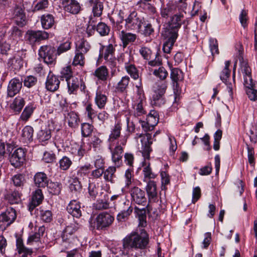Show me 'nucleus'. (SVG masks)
Returning <instances> with one entry per match:
<instances>
[{
	"instance_id": "nucleus-1",
	"label": "nucleus",
	"mask_w": 257,
	"mask_h": 257,
	"mask_svg": "<svg viewBox=\"0 0 257 257\" xmlns=\"http://www.w3.org/2000/svg\"><path fill=\"white\" fill-rule=\"evenodd\" d=\"M149 235L144 229L141 230L140 234L136 232H132L123 239V250H120V254H127L131 248H145L149 243Z\"/></svg>"
},
{
	"instance_id": "nucleus-2",
	"label": "nucleus",
	"mask_w": 257,
	"mask_h": 257,
	"mask_svg": "<svg viewBox=\"0 0 257 257\" xmlns=\"http://www.w3.org/2000/svg\"><path fill=\"white\" fill-rule=\"evenodd\" d=\"M137 138H141V142L142 143V148L141 152L144 158L145 161L143 164V174L145 179H154L156 177L152 171V169L150 167V164L147 162L146 160H149L150 158V154L152 152L151 146L153 143V139L152 135L149 133L146 134H137Z\"/></svg>"
},
{
	"instance_id": "nucleus-3",
	"label": "nucleus",
	"mask_w": 257,
	"mask_h": 257,
	"mask_svg": "<svg viewBox=\"0 0 257 257\" xmlns=\"http://www.w3.org/2000/svg\"><path fill=\"white\" fill-rule=\"evenodd\" d=\"M115 51V47L112 44L102 46L100 50V55L105 60L106 64L112 69L115 68L116 65Z\"/></svg>"
},
{
	"instance_id": "nucleus-4",
	"label": "nucleus",
	"mask_w": 257,
	"mask_h": 257,
	"mask_svg": "<svg viewBox=\"0 0 257 257\" xmlns=\"http://www.w3.org/2000/svg\"><path fill=\"white\" fill-rule=\"evenodd\" d=\"M167 86L165 82L157 83L154 86V93L152 97V104L160 106L164 103L163 96L166 92Z\"/></svg>"
},
{
	"instance_id": "nucleus-5",
	"label": "nucleus",
	"mask_w": 257,
	"mask_h": 257,
	"mask_svg": "<svg viewBox=\"0 0 257 257\" xmlns=\"http://www.w3.org/2000/svg\"><path fill=\"white\" fill-rule=\"evenodd\" d=\"M128 136V135H125L123 137L121 138L118 142L117 145L111 151L112 160L115 165L117 167L119 166L122 162L121 159L122 157L123 148L121 145H125Z\"/></svg>"
},
{
	"instance_id": "nucleus-6",
	"label": "nucleus",
	"mask_w": 257,
	"mask_h": 257,
	"mask_svg": "<svg viewBox=\"0 0 257 257\" xmlns=\"http://www.w3.org/2000/svg\"><path fill=\"white\" fill-rule=\"evenodd\" d=\"M56 50L54 47L50 45H44L40 47L39 55L45 63L47 64H53L56 60Z\"/></svg>"
},
{
	"instance_id": "nucleus-7",
	"label": "nucleus",
	"mask_w": 257,
	"mask_h": 257,
	"mask_svg": "<svg viewBox=\"0 0 257 257\" xmlns=\"http://www.w3.org/2000/svg\"><path fill=\"white\" fill-rule=\"evenodd\" d=\"M125 27L130 30H140L143 24V19L140 17L137 12L133 11L125 19Z\"/></svg>"
},
{
	"instance_id": "nucleus-8",
	"label": "nucleus",
	"mask_w": 257,
	"mask_h": 257,
	"mask_svg": "<svg viewBox=\"0 0 257 257\" xmlns=\"http://www.w3.org/2000/svg\"><path fill=\"white\" fill-rule=\"evenodd\" d=\"M49 37V34L48 33L44 31L40 30H28L25 35L26 41L32 45L48 39Z\"/></svg>"
},
{
	"instance_id": "nucleus-9",
	"label": "nucleus",
	"mask_w": 257,
	"mask_h": 257,
	"mask_svg": "<svg viewBox=\"0 0 257 257\" xmlns=\"http://www.w3.org/2000/svg\"><path fill=\"white\" fill-rule=\"evenodd\" d=\"M114 220V217L107 212H102L99 214L95 221L96 229L98 230L106 229L112 224Z\"/></svg>"
},
{
	"instance_id": "nucleus-10",
	"label": "nucleus",
	"mask_w": 257,
	"mask_h": 257,
	"mask_svg": "<svg viewBox=\"0 0 257 257\" xmlns=\"http://www.w3.org/2000/svg\"><path fill=\"white\" fill-rule=\"evenodd\" d=\"M66 81L68 92L69 94L76 93L79 87L82 91L85 92L86 86L81 78L74 76L68 79Z\"/></svg>"
},
{
	"instance_id": "nucleus-11",
	"label": "nucleus",
	"mask_w": 257,
	"mask_h": 257,
	"mask_svg": "<svg viewBox=\"0 0 257 257\" xmlns=\"http://www.w3.org/2000/svg\"><path fill=\"white\" fill-rule=\"evenodd\" d=\"M132 201L135 203L145 206L147 203V198L144 190L137 186L131 188L129 191Z\"/></svg>"
},
{
	"instance_id": "nucleus-12",
	"label": "nucleus",
	"mask_w": 257,
	"mask_h": 257,
	"mask_svg": "<svg viewBox=\"0 0 257 257\" xmlns=\"http://www.w3.org/2000/svg\"><path fill=\"white\" fill-rule=\"evenodd\" d=\"M26 153L22 148H18L12 154L10 161L15 168L20 167L25 160Z\"/></svg>"
},
{
	"instance_id": "nucleus-13",
	"label": "nucleus",
	"mask_w": 257,
	"mask_h": 257,
	"mask_svg": "<svg viewBox=\"0 0 257 257\" xmlns=\"http://www.w3.org/2000/svg\"><path fill=\"white\" fill-rule=\"evenodd\" d=\"M121 57H122V61L124 63L125 68L127 73L134 79H138L139 78L138 71L134 64L130 63L133 58L127 54H122Z\"/></svg>"
},
{
	"instance_id": "nucleus-14",
	"label": "nucleus",
	"mask_w": 257,
	"mask_h": 257,
	"mask_svg": "<svg viewBox=\"0 0 257 257\" xmlns=\"http://www.w3.org/2000/svg\"><path fill=\"white\" fill-rule=\"evenodd\" d=\"M133 208L130 204L129 201H126L123 203V206L116 216V219L119 222H123L127 220L132 213Z\"/></svg>"
},
{
	"instance_id": "nucleus-15",
	"label": "nucleus",
	"mask_w": 257,
	"mask_h": 257,
	"mask_svg": "<svg viewBox=\"0 0 257 257\" xmlns=\"http://www.w3.org/2000/svg\"><path fill=\"white\" fill-rule=\"evenodd\" d=\"M22 86V82L17 78L12 79L8 86V95L11 97H14L19 92Z\"/></svg>"
},
{
	"instance_id": "nucleus-16",
	"label": "nucleus",
	"mask_w": 257,
	"mask_h": 257,
	"mask_svg": "<svg viewBox=\"0 0 257 257\" xmlns=\"http://www.w3.org/2000/svg\"><path fill=\"white\" fill-rule=\"evenodd\" d=\"M60 83L58 76L49 74L46 82V88L50 91H55L58 89Z\"/></svg>"
},
{
	"instance_id": "nucleus-17",
	"label": "nucleus",
	"mask_w": 257,
	"mask_h": 257,
	"mask_svg": "<svg viewBox=\"0 0 257 257\" xmlns=\"http://www.w3.org/2000/svg\"><path fill=\"white\" fill-rule=\"evenodd\" d=\"M17 215L15 210L12 207H9L5 212L1 214L0 220L9 225L14 221Z\"/></svg>"
},
{
	"instance_id": "nucleus-18",
	"label": "nucleus",
	"mask_w": 257,
	"mask_h": 257,
	"mask_svg": "<svg viewBox=\"0 0 257 257\" xmlns=\"http://www.w3.org/2000/svg\"><path fill=\"white\" fill-rule=\"evenodd\" d=\"M182 18L183 16L181 15H175L171 18L168 26L169 34L171 35L175 32L178 34V30L182 24Z\"/></svg>"
},
{
	"instance_id": "nucleus-19",
	"label": "nucleus",
	"mask_w": 257,
	"mask_h": 257,
	"mask_svg": "<svg viewBox=\"0 0 257 257\" xmlns=\"http://www.w3.org/2000/svg\"><path fill=\"white\" fill-rule=\"evenodd\" d=\"M230 65V61H226L225 62V66L221 72L220 74V78L223 82L225 83L226 85H227L228 92L229 93V95L231 96L232 94V88L231 84H227V80L230 75V70L228 68Z\"/></svg>"
},
{
	"instance_id": "nucleus-20",
	"label": "nucleus",
	"mask_w": 257,
	"mask_h": 257,
	"mask_svg": "<svg viewBox=\"0 0 257 257\" xmlns=\"http://www.w3.org/2000/svg\"><path fill=\"white\" fill-rule=\"evenodd\" d=\"M121 127V124L117 122L112 128L108 140L110 148L114 145V142L120 138Z\"/></svg>"
},
{
	"instance_id": "nucleus-21",
	"label": "nucleus",
	"mask_w": 257,
	"mask_h": 257,
	"mask_svg": "<svg viewBox=\"0 0 257 257\" xmlns=\"http://www.w3.org/2000/svg\"><path fill=\"white\" fill-rule=\"evenodd\" d=\"M65 119L67 122L69 127L76 128L80 122V118L78 115L75 112L71 111L65 115Z\"/></svg>"
},
{
	"instance_id": "nucleus-22",
	"label": "nucleus",
	"mask_w": 257,
	"mask_h": 257,
	"mask_svg": "<svg viewBox=\"0 0 257 257\" xmlns=\"http://www.w3.org/2000/svg\"><path fill=\"white\" fill-rule=\"evenodd\" d=\"M67 210L69 214L76 218H79L81 216L80 203L75 200L70 202L67 207Z\"/></svg>"
},
{
	"instance_id": "nucleus-23",
	"label": "nucleus",
	"mask_w": 257,
	"mask_h": 257,
	"mask_svg": "<svg viewBox=\"0 0 257 257\" xmlns=\"http://www.w3.org/2000/svg\"><path fill=\"white\" fill-rule=\"evenodd\" d=\"M146 190L150 201H156L158 194L156 183L154 181H149L146 187Z\"/></svg>"
},
{
	"instance_id": "nucleus-24",
	"label": "nucleus",
	"mask_w": 257,
	"mask_h": 257,
	"mask_svg": "<svg viewBox=\"0 0 257 257\" xmlns=\"http://www.w3.org/2000/svg\"><path fill=\"white\" fill-rule=\"evenodd\" d=\"M91 47L89 42L82 38L76 42L75 51L86 55L90 51Z\"/></svg>"
},
{
	"instance_id": "nucleus-25",
	"label": "nucleus",
	"mask_w": 257,
	"mask_h": 257,
	"mask_svg": "<svg viewBox=\"0 0 257 257\" xmlns=\"http://www.w3.org/2000/svg\"><path fill=\"white\" fill-rule=\"evenodd\" d=\"M63 4L65 11L71 14H76L80 10L79 4L75 0H64Z\"/></svg>"
},
{
	"instance_id": "nucleus-26",
	"label": "nucleus",
	"mask_w": 257,
	"mask_h": 257,
	"mask_svg": "<svg viewBox=\"0 0 257 257\" xmlns=\"http://www.w3.org/2000/svg\"><path fill=\"white\" fill-rule=\"evenodd\" d=\"M35 185L39 188H44L48 183L47 175L44 172L37 173L34 176Z\"/></svg>"
},
{
	"instance_id": "nucleus-27",
	"label": "nucleus",
	"mask_w": 257,
	"mask_h": 257,
	"mask_svg": "<svg viewBox=\"0 0 257 257\" xmlns=\"http://www.w3.org/2000/svg\"><path fill=\"white\" fill-rule=\"evenodd\" d=\"M119 37L122 41L123 48H125L129 43L135 42L137 38L136 34L127 33L123 30L119 32Z\"/></svg>"
},
{
	"instance_id": "nucleus-28",
	"label": "nucleus",
	"mask_w": 257,
	"mask_h": 257,
	"mask_svg": "<svg viewBox=\"0 0 257 257\" xmlns=\"http://www.w3.org/2000/svg\"><path fill=\"white\" fill-rule=\"evenodd\" d=\"M51 137V133L49 128L45 127L38 132L37 138L39 142L41 143L43 145H45L48 143Z\"/></svg>"
},
{
	"instance_id": "nucleus-29",
	"label": "nucleus",
	"mask_w": 257,
	"mask_h": 257,
	"mask_svg": "<svg viewBox=\"0 0 257 257\" xmlns=\"http://www.w3.org/2000/svg\"><path fill=\"white\" fill-rule=\"evenodd\" d=\"M178 37V34L176 32H173L171 35L168 34V39L164 43L163 50L165 53L169 54L172 49V47Z\"/></svg>"
},
{
	"instance_id": "nucleus-30",
	"label": "nucleus",
	"mask_w": 257,
	"mask_h": 257,
	"mask_svg": "<svg viewBox=\"0 0 257 257\" xmlns=\"http://www.w3.org/2000/svg\"><path fill=\"white\" fill-rule=\"evenodd\" d=\"M171 78L173 81L174 90L176 89H177V88L178 87V82L182 81L184 78L182 71L178 68H175L172 69L171 72ZM177 91H178V90H177Z\"/></svg>"
},
{
	"instance_id": "nucleus-31",
	"label": "nucleus",
	"mask_w": 257,
	"mask_h": 257,
	"mask_svg": "<svg viewBox=\"0 0 257 257\" xmlns=\"http://www.w3.org/2000/svg\"><path fill=\"white\" fill-rule=\"evenodd\" d=\"M41 23L44 29H50L54 25V17L49 14L43 15L41 17Z\"/></svg>"
},
{
	"instance_id": "nucleus-32",
	"label": "nucleus",
	"mask_w": 257,
	"mask_h": 257,
	"mask_svg": "<svg viewBox=\"0 0 257 257\" xmlns=\"http://www.w3.org/2000/svg\"><path fill=\"white\" fill-rule=\"evenodd\" d=\"M107 101V97L106 95L98 88L96 92L95 97V103L99 109H103Z\"/></svg>"
},
{
	"instance_id": "nucleus-33",
	"label": "nucleus",
	"mask_w": 257,
	"mask_h": 257,
	"mask_svg": "<svg viewBox=\"0 0 257 257\" xmlns=\"http://www.w3.org/2000/svg\"><path fill=\"white\" fill-rule=\"evenodd\" d=\"M93 75L98 80L102 81H106L108 77V70L105 66H101L97 68L94 71Z\"/></svg>"
},
{
	"instance_id": "nucleus-34",
	"label": "nucleus",
	"mask_w": 257,
	"mask_h": 257,
	"mask_svg": "<svg viewBox=\"0 0 257 257\" xmlns=\"http://www.w3.org/2000/svg\"><path fill=\"white\" fill-rule=\"evenodd\" d=\"M43 198L42 190L40 189L36 190L33 195L30 208L33 209L38 206L42 202Z\"/></svg>"
},
{
	"instance_id": "nucleus-35",
	"label": "nucleus",
	"mask_w": 257,
	"mask_h": 257,
	"mask_svg": "<svg viewBox=\"0 0 257 257\" xmlns=\"http://www.w3.org/2000/svg\"><path fill=\"white\" fill-rule=\"evenodd\" d=\"M145 100H143V97H141V99L136 100L133 105L134 109V114L137 116H141L146 113V110L144 108V104Z\"/></svg>"
},
{
	"instance_id": "nucleus-36",
	"label": "nucleus",
	"mask_w": 257,
	"mask_h": 257,
	"mask_svg": "<svg viewBox=\"0 0 257 257\" xmlns=\"http://www.w3.org/2000/svg\"><path fill=\"white\" fill-rule=\"evenodd\" d=\"M36 108V105L34 103H30L28 104L22 112L20 116V119L24 121L28 120Z\"/></svg>"
},
{
	"instance_id": "nucleus-37",
	"label": "nucleus",
	"mask_w": 257,
	"mask_h": 257,
	"mask_svg": "<svg viewBox=\"0 0 257 257\" xmlns=\"http://www.w3.org/2000/svg\"><path fill=\"white\" fill-rule=\"evenodd\" d=\"M24 105V99L20 96H18L15 98L13 102L10 104V108L15 112H20Z\"/></svg>"
},
{
	"instance_id": "nucleus-38",
	"label": "nucleus",
	"mask_w": 257,
	"mask_h": 257,
	"mask_svg": "<svg viewBox=\"0 0 257 257\" xmlns=\"http://www.w3.org/2000/svg\"><path fill=\"white\" fill-rule=\"evenodd\" d=\"M130 78L128 76H123L121 79L117 82L115 87V89L117 92H123L128 87Z\"/></svg>"
},
{
	"instance_id": "nucleus-39",
	"label": "nucleus",
	"mask_w": 257,
	"mask_h": 257,
	"mask_svg": "<svg viewBox=\"0 0 257 257\" xmlns=\"http://www.w3.org/2000/svg\"><path fill=\"white\" fill-rule=\"evenodd\" d=\"M6 199L11 204H18L21 201V194L17 191L8 193L5 196Z\"/></svg>"
},
{
	"instance_id": "nucleus-40",
	"label": "nucleus",
	"mask_w": 257,
	"mask_h": 257,
	"mask_svg": "<svg viewBox=\"0 0 257 257\" xmlns=\"http://www.w3.org/2000/svg\"><path fill=\"white\" fill-rule=\"evenodd\" d=\"M49 193L52 195H59L61 192L62 185L59 182H50L46 185Z\"/></svg>"
},
{
	"instance_id": "nucleus-41",
	"label": "nucleus",
	"mask_w": 257,
	"mask_h": 257,
	"mask_svg": "<svg viewBox=\"0 0 257 257\" xmlns=\"http://www.w3.org/2000/svg\"><path fill=\"white\" fill-rule=\"evenodd\" d=\"M69 188L71 192L76 193V194L81 190L80 182L77 178L69 177Z\"/></svg>"
},
{
	"instance_id": "nucleus-42",
	"label": "nucleus",
	"mask_w": 257,
	"mask_h": 257,
	"mask_svg": "<svg viewBox=\"0 0 257 257\" xmlns=\"http://www.w3.org/2000/svg\"><path fill=\"white\" fill-rule=\"evenodd\" d=\"M85 55L75 51V55L72 62V65L74 66H84L85 62Z\"/></svg>"
},
{
	"instance_id": "nucleus-43",
	"label": "nucleus",
	"mask_w": 257,
	"mask_h": 257,
	"mask_svg": "<svg viewBox=\"0 0 257 257\" xmlns=\"http://www.w3.org/2000/svg\"><path fill=\"white\" fill-rule=\"evenodd\" d=\"M13 184L16 187H23L26 183V180L25 175L17 174L12 178Z\"/></svg>"
},
{
	"instance_id": "nucleus-44",
	"label": "nucleus",
	"mask_w": 257,
	"mask_h": 257,
	"mask_svg": "<svg viewBox=\"0 0 257 257\" xmlns=\"http://www.w3.org/2000/svg\"><path fill=\"white\" fill-rule=\"evenodd\" d=\"M116 171L115 167H109L105 171L104 170L103 178L107 182H110L111 183H114L113 178L114 177V173Z\"/></svg>"
},
{
	"instance_id": "nucleus-45",
	"label": "nucleus",
	"mask_w": 257,
	"mask_h": 257,
	"mask_svg": "<svg viewBox=\"0 0 257 257\" xmlns=\"http://www.w3.org/2000/svg\"><path fill=\"white\" fill-rule=\"evenodd\" d=\"M33 128L27 125L22 130V137L25 142L31 141L33 140Z\"/></svg>"
},
{
	"instance_id": "nucleus-46",
	"label": "nucleus",
	"mask_w": 257,
	"mask_h": 257,
	"mask_svg": "<svg viewBox=\"0 0 257 257\" xmlns=\"http://www.w3.org/2000/svg\"><path fill=\"white\" fill-rule=\"evenodd\" d=\"M147 123H149L150 127H154L158 124L159 118L158 114L155 111H151L147 116L146 118Z\"/></svg>"
},
{
	"instance_id": "nucleus-47",
	"label": "nucleus",
	"mask_w": 257,
	"mask_h": 257,
	"mask_svg": "<svg viewBox=\"0 0 257 257\" xmlns=\"http://www.w3.org/2000/svg\"><path fill=\"white\" fill-rule=\"evenodd\" d=\"M135 212L138 217L139 220V226L144 227L146 225V214L145 209H140L138 207H135Z\"/></svg>"
},
{
	"instance_id": "nucleus-48",
	"label": "nucleus",
	"mask_w": 257,
	"mask_h": 257,
	"mask_svg": "<svg viewBox=\"0 0 257 257\" xmlns=\"http://www.w3.org/2000/svg\"><path fill=\"white\" fill-rule=\"evenodd\" d=\"M153 74L160 80L165 79L168 75V72L163 67H160L158 69H151L150 70Z\"/></svg>"
},
{
	"instance_id": "nucleus-49",
	"label": "nucleus",
	"mask_w": 257,
	"mask_h": 257,
	"mask_svg": "<svg viewBox=\"0 0 257 257\" xmlns=\"http://www.w3.org/2000/svg\"><path fill=\"white\" fill-rule=\"evenodd\" d=\"M149 2H143L140 1L138 4L140 7L142 8L146 12L151 14H154L156 12V8L154 6L148 3Z\"/></svg>"
},
{
	"instance_id": "nucleus-50",
	"label": "nucleus",
	"mask_w": 257,
	"mask_h": 257,
	"mask_svg": "<svg viewBox=\"0 0 257 257\" xmlns=\"http://www.w3.org/2000/svg\"><path fill=\"white\" fill-rule=\"evenodd\" d=\"M9 64L12 66V68L16 70H18L23 65V62L22 58L20 57H14L10 60Z\"/></svg>"
},
{
	"instance_id": "nucleus-51",
	"label": "nucleus",
	"mask_w": 257,
	"mask_h": 257,
	"mask_svg": "<svg viewBox=\"0 0 257 257\" xmlns=\"http://www.w3.org/2000/svg\"><path fill=\"white\" fill-rule=\"evenodd\" d=\"M27 243L29 245H34L35 244H38V247L35 248L36 249H38L39 248V244H41L40 237L36 233L30 234L28 238Z\"/></svg>"
},
{
	"instance_id": "nucleus-52",
	"label": "nucleus",
	"mask_w": 257,
	"mask_h": 257,
	"mask_svg": "<svg viewBox=\"0 0 257 257\" xmlns=\"http://www.w3.org/2000/svg\"><path fill=\"white\" fill-rule=\"evenodd\" d=\"M92 7V11L94 17H100L102 13L103 6L102 3L90 4Z\"/></svg>"
},
{
	"instance_id": "nucleus-53",
	"label": "nucleus",
	"mask_w": 257,
	"mask_h": 257,
	"mask_svg": "<svg viewBox=\"0 0 257 257\" xmlns=\"http://www.w3.org/2000/svg\"><path fill=\"white\" fill-rule=\"evenodd\" d=\"M59 168L61 170H67L72 165L71 160L67 157L64 156L59 162Z\"/></svg>"
},
{
	"instance_id": "nucleus-54",
	"label": "nucleus",
	"mask_w": 257,
	"mask_h": 257,
	"mask_svg": "<svg viewBox=\"0 0 257 257\" xmlns=\"http://www.w3.org/2000/svg\"><path fill=\"white\" fill-rule=\"evenodd\" d=\"M74 232H75L70 225L66 226L61 235L62 240L64 242L69 241L71 238L72 235Z\"/></svg>"
},
{
	"instance_id": "nucleus-55",
	"label": "nucleus",
	"mask_w": 257,
	"mask_h": 257,
	"mask_svg": "<svg viewBox=\"0 0 257 257\" xmlns=\"http://www.w3.org/2000/svg\"><path fill=\"white\" fill-rule=\"evenodd\" d=\"M71 43L69 41L61 43L58 46L57 49L56 55H60L65 53L71 49Z\"/></svg>"
},
{
	"instance_id": "nucleus-56",
	"label": "nucleus",
	"mask_w": 257,
	"mask_h": 257,
	"mask_svg": "<svg viewBox=\"0 0 257 257\" xmlns=\"http://www.w3.org/2000/svg\"><path fill=\"white\" fill-rule=\"evenodd\" d=\"M246 88V94L251 101H257V85Z\"/></svg>"
},
{
	"instance_id": "nucleus-57",
	"label": "nucleus",
	"mask_w": 257,
	"mask_h": 257,
	"mask_svg": "<svg viewBox=\"0 0 257 257\" xmlns=\"http://www.w3.org/2000/svg\"><path fill=\"white\" fill-rule=\"evenodd\" d=\"M174 6L171 4H168L166 6L162 8L161 15L164 18H167L174 13Z\"/></svg>"
},
{
	"instance_id": "nucleus-58",
	"label": "nucleus",
	"mask_w": 257,
	"mask_h": 257,
	"mask_svg": "<svg viewBox=\"0 0 257 257\" xmlns=\"http://www.w3.org/2000/svg\"><path fill=\"white\" fill-rule=\"evenodd\" d=\"M93 126L88 123H83L81 124V134L84 137H87L91 134Z\"/></svg>"
},
{
	"instance_id": "nucleus-59",
	"label": "nucleus",
	"mask_w": 257,
	"mask_h": 257,
	"mask_svg": "<svg viewBox=\"0 0 257 257\" xmlns=\"http://www.w3.org/2000/svg\"><path fill=\"white\" fill-rule=\"evenodd\" d=\"M49 5L48 0H37L36 4L34 7V11L44 10L48 7Z\"/></svg>"
},
{
	"instance_id": "nucleus-60",
	"label": "nucleus",
	"mask_w": 257,
	"mask_h": 257,
	"mask_svg": "<svg viewBox=\"0 0 257 257\" xmlns=\"http://www.w3.org/2000/svg\"><path fill=\"white\" fill-rule=\"evenodd\" d=\"M54 105L57 107H59L62 109H64L67 107L68 104L65 98L61 95H57L55 100Z\"/></svg>"
},
{
	"instance_id": "nucleus-61",
	"label": "nucleus",
	"mask_w": 257,
	"mask_h": 257,
	"mask_svg": "<svg viewBox=\"0 0 257 257\" xmlns=\"http://www.w3.org/2000/svg\"><path fill=\"white\" fill-rule=\"evenodd\" d=\"M139 53L144 59L149 60L151 59L152 51L149 47L142 46L139 49Z\"/></svg>"
},
{
	"instance_id": "nucleus-62",
	"label": "nucleus",
	"mask_w": 257,
	"mask_h": 257,
	"mask_svg": "<svg viewBox=\"0 0 257 257\" xmlns=\"http://www.w3.org/2000/svg\"><path fill=\"white\" fill-rule=\"evenodd\" d=\"M13 17L18 19L24 20L25 14L22 6H16L13 10Z\"/></svg>"
},
{
	"instance_id": "nucleus-63",
	"label": "nucleus",
	"mask_w": 257,
	"mask_h": 257,
	"mask_svg": "<svg viewBox=\"0 0 257 257\" xmlns=\"http://www.w3.org/2000/svg\"><path fill=\"white\" fill-rule=\"evenodd\" d=\"M109 27L104 23H99L96 28V31L101 36L107 35L109 32Z\"/></svg>"
},
{
	"instance_id": "nucleus-64",
	"label": "nucleus",
	"mask_w": 257,
	"mask_h": 257,
	"mask_svg": "<svg viewBox=\"0 0 257 257\" xmlns=\"http://www.w3.org/2000/svg\"><path fill=\"white\" fill-rule=\"evenodd\" d=\"M61 76L62 78H64L66 79V81L68 79L74 77L73 74V72L71 70V67L70 66H67L64 67L61 71Z\"/></svg>"
}]
</instances>
